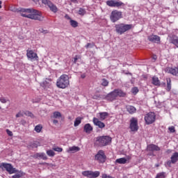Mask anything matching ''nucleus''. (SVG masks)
<instances>
[{"instance_id":"1","label":"nucleus","mask_w":178,"mask_h":178,"mask_svg":"<svg viewBox=\"0 0 178 178\" xmlns=\"http://www.w3.org/2000/svg\"><path fill=\"white\" fill-rule=\"evenodd\" d=\"M19 12L22 17H27L31 20H38L42 22L44 17L42 15L41 12L33 8H21Z\"/></svg>"},{"instance_id":"2","label":"nucleus","mask_w":178,"mask_h":178,"mask_svg":"<svg viewBox=\"0 0 178 178\" xmlns=\"http://www.w3.org/2000/svg\"><path fill=\"white\" fill-rule=\"evenodd\" d=\"M127 95V93L124 92L121 89H115L113 91L109 92L106 96H104L102 99H106L108 102H113V101H116L118 99V97L120 98H124Z\"/></svg>"},{"instance_id":"3","label":"nucleus","mask_w":178,"mask_h":178,"mask_svg":"<svg viewBox=\"0 0 178 178\" xmlns=\"http://www.w3.org/2000/svg\"><path fill=\"white\" fill-rule=\"evenodd\" d=\"M70 86V81L69 80V75L62 74L56 81V86L58 88H67Z\"/></svg>"},{"instance_id":"4","label":"nucleus","mask_w":178,"mask_h":178,"mask_svg":"<svg viewBox=\"0 0 178 178\" xmlns=\"http://www.w3.org/2000/svg\"><path fill=\"white\" fill-rule=\"evenodd\" d=\"M115 31L118 34L122 35V34H124L126 31H129V30H131L133 29V24H115Z\"/></svg>"},{"instance_id":"5","label":"nucleus","mask_w":178,"mask_h":178,"mask_svg":"<svg viewBox=\"0 0 178 178\" xmlns=\"http://www.w3.org/2000/svg\"><path fill=\"white\" fill-rule=\"evenodd\" d=\"M0 169H2V170H6L9 175H13V173H17V170L16 168H13V165L10 163H1L0 164Z\"/></svg>"},{"instance_id":"6","label":"nucleus","mask_w":178,"mask_h":178,"mask_svg":"<svg viewBox=\"0 0 178 178\" xmlns=\"http://www.w3.org/2000/svg\"><path fill=\"white\" fill-rule=\"evenodd\" d=\"M97 142L99 143L100 147H105L112 143V138L108 136H99L97 138Z\"/></svg>"},{"instance_id":"7","label":"nucleus","mask_w":178,"mask_h":178,"mask_svg":"<svg viewBox=\"0 0 178 178\" xmlns=\"http://www.w3.org/2000/svg\"><path fill=\"white\" fill-rule=\"evenodd\" d=\"M123 17V13L118 10H114L111 12L110 15V19L112 23H116L118 20H120Z\"/></svg>"},{"instance_id":"8","label":"nucleus","mask_w":178,"mask_h":178,"mask_svg":"<svg viewBox=\"0 0 178 178\" xmlns=\"http://www.w3.org/2000/svg\"><path fill=\"white\" fill-rule=\"evenodd\" d=\"M95 160L99 163H104V162L106 161V155H105V152H104V150H99L95 156Z\"/></svg>"},{"instance_id":"9","label":"nucleus","mask_w":178,"mask_h":178,"mask_svg":"<svg viewBox=\"0 0 178 178\" xmlns=\"http://www.w3.org/2000/svg\"><path fill=\"white\" fill-rule=\"evenodd\" d=\"M156 119V115H155V113L154 112H149L145 115V122L146 124H152Z\"/></svg>"},{"instance_id":"10","label":"nucleus","mask_w":178,"mask_h":178,"mask_svg":"<svg viewBox=\"0 0 178 178\" xmlns=\"http://www.w3.org/2000/svg\"><path fill=\"white\" fill-rule=\"evenodd\" d=\"M106 6L111 8H122L124 6V3L116 0H109L106 1Z\"/></svg>"},{"instance_id":"11","label":"nucleus","mask_w":178,"mask_h":178,"mask_svg":"<svg viewBox=\"0 0 178 178\" xmlns=\"http://www.w3.org/2000/svg\"><path fill=\"white\" fill-rule=\"evenodd\" d=\"M99 171L86 170L82 172V175L88 178H97L99 177Z\"/></svg>"},{"instance_id":"12","label":"nucleus","mask_w":178,"mask_h":178,"mask_svg":"<svg viewBox=\"0 0 178 178\" xmlns=\"http://www.w3.org/2000/svg\"><path fill=\"white\" fill-rule=\"evenodd\" d=\"M129 129L131 131H138V120L136 118H132L130 120Z\"/></svg>"},{"instance_id":"13","label":"nucleus","mask_w":178,"mask_h":178,"mask_svg":"<svg viewBox=\"0 0 178 178\" xmlns=\"http://www.w3.org/2000/svg\"><path fill=\"white\" fill-rule=\"evenodd\" d=\"M42 3L44 5H47L48 8H49L50 10L53 12V13H56L58 12V7L55 6L51 1L49 0H42Z\"/></svg>"},{"instance_id":"14","label":"nucleus","mask_w":178,"mask_h":178,"mask_svg":"<svg viewBox=\"0 0 178 178\" xmlns=\"http://www.w3.org/2000/svg\"><path fill=\"white\" fill-rule=\"evenodd\" d=\"M148 41L154 44H161V37L157 35H150L147 37Z\"/></svg>"},{"instance_id":"15","label":"nucleus","mask_w":178,"mask_h":178,"mask_svg":"<svg viewBox=\"0 0 178 178\" xmlns=\"http://www.w3.org/2000/svg\"><path fill=\"white\" fill-rule=\"evenodd\" d=\"M26 56L30 60H38V56L33 50H27Z\"/></svg>"},{"instance_id":"16","label":"nucleus","mask_w":178,"mask_h":178,"mask_svg":"<svg viewBox=\"0 0 178 178\" xmlns=\"http://www.w3.org/2000/svg\"><path fill=\"white\" fill-rule=\"evenodd\" d=\"M131 159V156H127V158H120L115 160V163H119L120 165H124V163H129V161Z\"/></svg>"},{"instance_id":"17","label":"nucleus","mask_w":178,"mask_h":178,"mask_svg":"<svg viewBox=\"0 0 178 178\" xmlns=\"http://www.w3.org/2000/svg\"><path fill=\"white\" fill-rule=\"evenodd\" d=\"M93 123L95 126H97L99 129H104L105 127V123L101 122L99 119L93 118Z\"/></svg>"},{"instance_id":"18","label":"nucleus","mask_w":178,"mask_h":178,"mask_svg":"<svg viewBox=\"0 0 178 178\" xmlns=\"http://www.w3.org/2000/svg\"><path fill=\"white\" fill-rule=\"evenodd\" d=\"M33 158L35 159H42L43 161H47V159H48L47 154L44 152L35 154Z\"/></svg>"},{"instance_id":"19","label":"nucleus","mask_w":178,"mask_h":178,"mask_svg":"<svg viewBox=\"0 0 178 178\" xmlns=\"http://www.w3.org/2000/svg\"><path fill=\"white\" fill-rule=\"evenodd\" d=\"M170 42L178 48V36L176 35L170 36Z\"/></svg>"},{"instance_id":"20","label":"nucleus","mask_w":178,"mask_h":178,"mask_svg":"<svg viewBox=\"0 0 178 178\" xmlns=\"http://www.w3.org/2000/svg\"><path fill=\"white\" fill-rule=\"evenodd\" d=\"M40 86L44 90H48V88H50V87H51V80L47 79L45 81H44L43 82H42L40 83Z\"/></svg>"},{"instance_id":"21","label":"nucleus","mask_w":178,"mask_h":178,"mask_svg":"<svg viewBox=\"0 0 178 178\" xmlns=\"http://www.w3.org/2000/svg\"><path fill=\"white\" fill-rule=\"evenodd\" d=\"M147 149L148 151L154 152V151H161V147L156 145L150 144L147 145Z\"/></svg>"},{"instance_id":"22","label":"nucleus","mask_w":178,"mask_h":178,"mask_svg":"<svg viewBox=\"0 0 178 178\" xmlns=\"http://www.w3.org/2000/svg\"><path fill=\"white\" fill-rule=\"evenodd\" d=\"M168 73L172 74V76H178V67H168L166 68Z\"/></svg>"},{"instance_id":"23","label":"nucleus","mask_w":178,"mask_h":178,"mask_svg":"<svg viewBox=\"0 0 178 178\" xmlns=\"http://www.w3.org/2000/svg\"><path fill=\"white\" fill-rule=\"evenodd\" d=\"M152 84H153V86H156V87H159L161 86V81H159V78H158L156 76H154L152 78Z\"/></svg>"},{"instance_id":"24","label":"nucleus","mask_w":178,"mask_h":178,"mask_svg":"<svg viewBox=\"0 0 178 178\" xmlns=\"http://www.w3.org/2000/svg\"><path fill=\"white\" fill-rule=\"evenodd\" d=\"M126 109L127 112H129V113H130L131 115H133V113H136V112L137 111V109L136 108V107H134V106L128 105L126 106Z\"/></svg>"},{"instance_id":"25","label":"nucleus","mask_w":178,"mask_h":178,"mask_svg":"<svg viewBox=\"0 0 178 178\" xmlns=\"http://www.w3.org/2000/svg\"><path fill=\"white\" fill-rule=\"evenodd\" d=\"M83 131L88 134L91 133V131H92V127H91V124H86L83 127Z\"/></svg>"},{"instance_id":"26","label":"nucleus","mask_w":178,"mask_h":178,"mask_svg":"<svg viewBox=\"0 0 178 178\" xmlns=\"http://www.w3.org/2000/svg\"><path fill=\"white\" fill-rule=\"evenodd\" d=\"M99 116L100 120H105V119H106V118L109 116V113H108L107 112L99 113Z\"/></svg>"},{"instance_id":"27","label":"nucleus","mask_w":178,"mask_h":178,"mask_svg":"<svg viewBox=\"0 0 178 178\" xmlns=\"http://www.w3.org/2000/svg\"><path fill=\"white\" fill-rule=\"evenodd\" d=\"M80 151V147H76V146H73V147H69V149L67 150V152L70 153V152H77Z\"/></svg>"},{"instance_id":"28","label":"nucleus","mask_w":178,"mask_h":178,"mask_svg":"<svg viewBox=\"0 0 178 178\" xmlns=\"http://www.w3.org/2000/svg\"><path fill=\"white\" fill-rule=\"evenodd\" d=\"M171 160L172 163H176V162L178 161V152H175L172 156H171Z\"/></svg>"},{"instance_id":"29","label":"nucleus","mask_w":178,"mask_h":178,"mask_svg":"<svg viewBox=\"0 0 178 178\" xmlns=\"http://www.w3.org/2000/svg\"><path fill=\"white\" fill-rule=\"evenodd\" d=\"M83 120V118L81 117H77L75 119V121L74 122V127H77V126H79L81 123V120Z\"/></svg>"},{"instance_id":"30","label":"nucleus","mask_w":178,"mask_h":178,"mask_svg":"<svg viewBox=\"0 0 178 178\" xmlns=\"http://www.w3.org/2000/svg\"><path fill=\"white\" fill-rule=\"evenodd\" d=\"M167 80V91H170L172 90V80H170V78H168Z\"/></svg>"},{"instance_id":"31","label":"nucleus","mask_w":178,"mask_h":178,"mask_svg":"<svg viewBox=\"0 0 178 178\" xmlns=\"http://www.w3.org/2000/svg\"><path fill=\"white\" fill-rule=\"evenodd\" d=\"M70 26H72L74 29H76V27H79V22L77 21L71 19L70 21Z\"/></svg>"},{"instance_id":"32","label":"nucleus","mask_w":178,"mask_h":178,"mask_svg":"<svg viewBox=\"0 0 178 178\" xmlns=\"http://www.w3.org/2000/svg\"><path fill=\"white\" fill-rule=\"evenodd\" d=\"M53 118L54 119H59V118H62V114L59 111H55L53 113Z\"/></svg>"},{"instance_id":"33","label":"nucleus","mask_w":178,"mask_h":178,"mask_svg":"<svg viewBox=\"0 0 178 178\" xmlns=\"http://www.w3.org/2000/svg\"><path fill=\"white\" fill-rule=\"evenodd\" d=\"M166 177V173L165 172H159L156 175L155 178H165Z\"/></svg>"},{"instance_id":"34","label":"nucleus","mask_w":178,"mask_h":178,"mask_svg":"<svg viewBox=\"0 0 178 178\" xmlns=\"http://www.w3.org/2000/svg\"><path fill=\"white\" fill-rule=\"evenodd\" d=\"M41 130H42V125L38 124L35 127V131L36 133H41Z\"/></svg>"},{"instance_id":"35","label":"nucleus","mask_w":178,"mask_h":178,"mask_svg":"<svg viewBox=\"0 0 178 178\" xmlns=\"http://www.w3.org/2000/svg\"><path fill=\"white\" fill-rule=\"evenodd\" d=\"M108 85L109 81H108V80H106V79H103L102 86H103L104 87H108Z\"/></svg>"},{"instance_id":"36","label":"nucleus","mask_w":178,"mask_h":178,"mask_svg":"<svg viewBox=\"0 0 178 178\" xmlns=\"http://www.w3.org/2000/svg\"><path fill=\"white\" fill-rule=\"evenodd\" d=\"M47 154L48 156H55V152L52 149L47 150Z\"/></svg>"},{"instance_id":"37","label":"nucleus","mask_w":178,"mask_h":178,"mask_svg":"<svg viewBox=\"0 0 178 178\" xmlns=\"http://www.w3.org/2000/svg\"><path fill=\"white\" fill-rule=\"evenodd\" d=\"M78 13L81 16H84V15H86V10H84L83 8H79Z\"/></svg>"},{"instance_id":"38","label":"nucleus","mask_w":178,"mask_h":178,"mask_svg":"<svg viewBox=\"0 0 178 178\" xmlns=\"http://www.w3.org/2000/svg\"><path fill=\"white\" fill-rule=\"evenodd\" d=\"M53 151H56V152H62L63 151V149L59 147H53Z\"/></svg>"},{"instance_id":"39","label":"nucleus","mask_w":178,"mask_h":178,"mask_svg":"<svg viewBox=\"0 0 178 178\" xmlns=\"http://www.w3.org/2000/svg\"><path fill=\"white\" fill-rule=\"evenodd\" d=\"M92 98V99H103L104 97H102L100 95H94Z\"/></svg>"},{"instance_id":"40","label":"nucleus","mask_w":178,"mask_h":178,"mask_svg":"<svg viewBox=\"0 0 178 178\" xmlns=\"http://www.w3.org/2000/svg\"><path fill=\"white\" fill-rule=\"evenodd\" d=\"M24 115H26V116H30L31 118H33L34 117V115L32 114V113L30 112V111H25L24 112Z\"/></svg>"},{"instance_id":"41","label":"nucleus","mask_w":178,"mask_h":178,"mask_svg":"<svg viewBox=\"0 0 178 178\" xmlns=\"http://www.w3.org/2000/svg\"><path fill=\"white\" fill-rule=\"evenodd\" d=\"M132 93H134V95L138 92V88L134 87L132 88Z\"/></svg>"},{"instance_id":"42","label":"nucleus","mask_w":178,"mask_h":178,"mask_svg":"<svg viewBox=\"0 0 178 178\" xmlns=\"http://www.w3.org/2000/svg\"><path fill=\"white\" fill-rule=\"evenodd\" d=\"M80 58H81L80 56L76 55L74 58L73 63H77V60L80 59Z\"/></svg>"},{"instance_id":"43","label":"nucleus","mask_w":178,"mask_h":178,"mask_svg":"<svg viewBox=\"0 0 178 178\" xmlns=\"http://www.w3.org/2000/svg\"><path fill=\"white\" fill-rule=\"evenodd\" d=\"M6 131L10 137H12V136H13V132H12L10 130L6 129Z\"/></svg>"},{"instance_id":"44","label":"nucleus","mask_w":178,"mask_h":178,"mask_svg":"<svg viewBox=\"0 0 178 178\" xmlns=\"http://www.w3.org/2000/svg\"><path fill=\"white\" fill-rule=\"evenodd\" d=\"M168 130L171 132V133H175L176 131V129H175V127L173 126L170 127L168 128Z\"/></svg>"},{"instance_id":"45","label":"nucleus","mask_w":178,"mask_h":178,"mask_svg":"<svg viewBox=\"0 0 178 178\" xmlns=\"http://www.w3.org/2000/svg\"><path fill=\"white\" fill-rule=\"evenodd\" d=\"M24 115H23V113H22V111H19L18 113L16 114L15 117L16 118H22L23 117Z\"/></svg>"},{"instance_id":"46","label":"nucleus","mask_w":178,"mask_h":178,"mask_svg":"<svg viewBox=\"0 0 178 178\" xmlns=\"http://www.w3.org/2000/svg\"><path fill=\"white\" fill-rule=\"evenodd\" d=\"M22 174H15V175H13V178H20V177H22Z\"/></svg>"},{"instance_id":"47","label":"nucleus","mask_w":178,"mask_h":178,"mask_svg":"<svg viewBox=\"0 0 178 178\" xmlns=\"http://www.w3.org/2000/svg\"><path fill=\"white\" fill-rule=\"evenodd\" d=\"M0 102H1V104H6V99H5L4 97H1Z\"/></svg>"},{"instance_id":"48","label":"nucleus","mask_w":178,"mask_h":178,"mask_svg":"<svg viewBox=\"0 0 178 178\" xmlns=\"http://www.w3.org/2000/svg\"><path fill=\"white\" fill-rule=\"evenodd\" d=\"M172 163H173L172 162V159H171V161H167V165H168V166L169 167V168H171L172 167Z\"/></svg>"},{"instance_id":"49","label":"nucleus","mask_w":178,"mask_h":178,"mask_svg":"<svg viewBox=\"0 0 178 178\" xmlns=\"http://www.w3.org/2000/svg\"><path fill=\"white\" fill-rule=\"evenodd\" d=\"M65 19H67V20H70H70H72V18L67 15H65Z\"/></svg>"},{"instance_id":"50","label":"nucleus","mask_w":178,"mask_h":178,"mask_svg":"<svg viewBox=\"0 0 178 178\" xmlns=\"http://www.w3.org/2000/svg\"><path fill=\"white\" fill-rule=\"evenodd\" d=\"M31 147H32V148H37V147H38V146L37 145V144L33 143L31 145Z\"/></svg>"},{"instance_id":"51","label":"nucleus","mask_w":178,"mask_h":178,"mask_svg":"<svg viewBox=\"0 0 178 178\" xmlns=\"http://www.w3.org/2000/svg\"><path fill=\"white\" fill-rule=\"evenodd\" d=\"M85 47L86 48H90V47H91V43H87V44Z\"/></svg>"},{"instance_id":"52","label":"nucleus","mask_w":178,"mask_h":178,"mask_svg":"<svg viewBox=\"0 0 178 178\" xmlns=\"http://www.w3.org/2000/svg\"><path fill=\"white\" fill-rule=\"evenodd\" d=\"M81 79H86V74H82L81 75Z\"/></svg>"},{"instance_id":"53","label":"nucleus","mask_w":178,"mask_h":178,"mask_svg":"<svg viewBox=\"0 0 178 178\" xmlns=\"http://www.w3.org/2000/svg\"><path fill=\"white\" fill-rule=\"evenodd\" d=\"M53 123H54V124H58V120H54L53 121Z\"/></svg>"},{"instance_id":"54","label":"nucleus","mask_w":178,"mask_h":178,"mask_svg":"<svg viewBox=\"0 0 178 178\" xmlns=\"http://www.w3.org/2000/svg\"><path fill=\"white\" fill-rule=\"evenodd\" d=\"M71 2H73L74 3H77V0H70Z\"/></svg>"},{"instance_id":"55","label":"nucleus","mask_w":178,"mask_h":178,"mask_svg":"<svg viewBox=\"0 0 178 178\" xmlns=\"http://www.w3.org/2000/svg\"><path fill=\"white\" fill-rule=\"evenodd\" d=\"M156 58H157L156 55H154V56H153V59H154V60H156Z\"/></svg>"},{"instance_id":"56","label":"nucleus","mask_w":178,"mask_h":178,"mask_svg":"<svg viewBox=\"0 0 178 178\" xmlns=\"http://www.w3.org/2000/svg\"><path fill=\"white\" fill-rule=\"evenodd\" d=\"M43 33H44V34H48V31H47V30L44 31Z\"/></svg>"},{"instance_id":"57","label":"nucleus","mask_w":178,"mask_h":178,"mask_svg":"<svg viewBox=\"0 0 178 178\" xmlns=\"http://www.w3.org/2000/svg\"><path fill=\"white\" fill-rule=\"evenodd\" d=\"M2 8V1H0V9Z\"/></svg>"},{"instance_id":"58","label":"nucleus","mask_w":178,"mask_h":178,"mask_svg":"<svg viewBox=\"0 0 178 178\" xmlns=\"http://www.w3.org/2000/svg\"><path fill=\"white\" fill-rule=\"evenodd\" d=\"M155 166L156 168H159V164H156Z\"/></svg>"},{"instance_id":"59","label":"nucleus","mask_w":178,"mask_h":178,"mask_svg":"<svg viewBox=\"0 0 178 178\" xmlns=\"http://www.w3.org/2000/svg\"><path fill=\"white\" fill-rule=\"evenodd\" d=\"M32 1H33V2H37V1H38V0H32Z\"/></svg>"},{"instance_id":"60","label":"nucleus","mask_w":178,"mask_h":178,"mask_svg":"<svg viewBox=\"0 0 178 178\" xmlns=\"http://www.w3.org/2000/svg\"><path fill=\"white\" fill-rule=\"evenodd\" d=\"M1 42H2V39L0 38V44H1Z\"/></svg>"},{"instance_id":"61","label":"nucleus","mask_w":178,"mask_h":178,"mask_svg":"<svg viewBox=\"0 0 178 178\" xmlns=\"http://www.w3.org/2000/svg\"><path fill=\"white\" fill-rule=\"evenodd\" d=\"M40 165H44V163H40Z\"/></svg>"},{"instance_id":"62","label":"nucleus","mask_w":178,"mask_h":178,"mask_svg":"<svg viewBox=\"0 0 178 178\" xmlns=\"http://www.w3.org/2000/svg\"><path fill=\"white\" fill-rule=\"evenodd\" d=\"M0 109H1V108L0 107Z\"/></svg>"},{"instance_id":"63","label":"nucleus","mask_w":178,"mask_h":178,"mask_svg":"<svg viewBox=\"0 0 178 178\" xmlns=\"http://www.w3.org/2000/svg\"><path fill=\"white\" fill-rule=\"evenodd\" d=\"M0 20H1V17H0Z\"/></svg>"}]
</instances>
